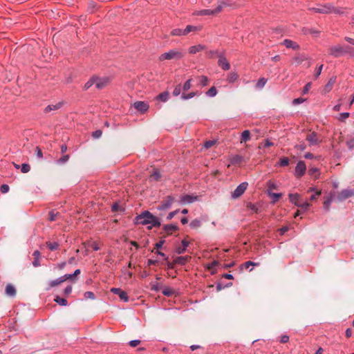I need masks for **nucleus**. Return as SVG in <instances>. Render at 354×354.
<instances>
[{
    "label": "nucleus",
    "instance_id": "nucleus-57",
    "mask_svg": "<svg viewBox=\"0 0 354 354\" xmlns=\"http://www.w3.org/2000/svg\"><path fill=\"white\" fill-rule=\"evenodd\" d=\"M297 207H301V209H303L304 210L306 211L310 207V203L308 202H304V203L300 202Z\"/></svg>",
    "mask_w": 354,
    "mask_h": 354
},
{
    "label": "nucleus",
    "instance_id": "nucleus-51",
    "mask_svg": "<svg viewBox=\"0 0 354 354\" xmlns=\"http://www.w3.org/2000/svg\"><path fill=\"white\" fill-rule=\"evenodd\" d=\"M268 194L272 197L274 201H277L282 196L281 193H272L270 191H268Z\"/></svg>",
    "mask_w": 354,
    "mask_h": 354
},
{
    "label": "nucleus",
    "instance_id": "nucleus-42",
    "mask_svg": "<svg viewBox=\"0 0 354 354\" xmlns=\"http://www.w3.org/2000/svg\"><path fill=\"white\" fill-rule=\"evenodd\" d=\"M217 94V90L214 86L211 87L207 92L206 95L208 97H213Z\"/></svg>",
    "mask_w": 354,
    "mask_h": 354
},
{
    "label": "nucleus",
    "instance_id": "nucleus-22",
    "mask_svg": "<svg viewBox=\"0 0 354 354\" xmlns=\"http://www.w3.org/2000/svg\"><path fill=\"white\" fill-rule=\"evenodd\" d=\"M63 282H64V278H62V276H61L60 277H59L55 280L50 281L48 283V287L46 288V290H49L50 288H52L56 286H58Z\"/></svg>",
    "mask_w": 354,
    "mask_h": 354
},
{
    "label": "nucleus",
    "instance_id": "nucleus-20",
    "mask_svg": "<svg viewBox=\"0 0 354 354\" xmlns=\"http://www.w3.org/2000/svg\"><path fill=\"white\" fill-rule=\"evenodd\" d=\"M17 291L14 286L8 283L6 287V294L8 297H14L16 295Z\"/></svg>",
    "mask_w": 354,
    "mask_h": 354
},
{
    "label": "nucleus",
    "instance_id": "nucleus-4",
    "mask_svg": "<svg viewBox=\"0 0 354 354\" xmlns=\"http://www.w3.org/2000/svg\"><path fill=\"white\" fill-rule=\"evenodd\" d=\"M224 5L225 2L223 0H219L217 6L214 9H203L198 11L197 15L201 16L214 15L221 11Z\"/></svg>",
    "mask_w": 354,
    "mask_h": 354
},
{
    "label": "nucleus",
    "instance_id": "nucleus-8",
    "mask_svg": "<svg viewBox=\"0 0 354 354\" xmlns=\"http://www.w3.org/2000/svg\"><path fill=\"white\" fill-rule=\"evenodd\" d=\"M306 167L305 162L302 160L299 161L295 167V175L297 178H300L306 173Z\"/></svg>",
    "mask_w": 354,
    "mask_h": 354
},
{
    "label": "nucleus",
    "instance_id": "nucleus-14",
    "mask_svg": "<svg viewBox=\"0 0 354 354\" xmlns=\"http://www.w3.org/2000/svg\"><path fill=\"white\" fill-rule=\"evenodd\" d=\"M181 243H182L181 246L180 245L178 246L175 249V252L178 254H183L187 250V248L189 245V242L185 239L182 240Z\"/></svg>",
    "mask_w": 354,
    "mask_h": 354
},
{
    "label": "nucleus",
    "instance_id": "nucleus-53",
    "mask_svg": "<svg viewBox=\"0 0 354 354\" xmlns=\"http://www.w3.org/2000/svg\"><path fill=\"white\" fill-rule=\"evenodd\" d=\"M259 263H254L253 261H246L243 264L241 265V268H244L245 269L248 268L250 266H258Z\"/></svg>",
    "mask_w": 354,
    "mask_h": 354
},
{
    "label": "nucleus",
    "instance_id": "nucleus-54",
    "mask_svg": "<svg viewBox=\"0 0 354 354\" xmlns=\"http://www.w3.org/2000/svg\"><path fill=\"white\" fill-rule=\"evenodd\" d=\"M10 187L8 185L3 184L0 187V191L2 194H6L9 192Z\"/></svg>",
    "mask_w": 354,
    "mask_h": 354
},
{
    "label": "nucleus",
    "instance_id": "nucleus-3",
    "mask_svg": "<svg viewBox=\"0 0 354 354\" xmlns=\"http://www.w3.org/2000/svg\"><path fill=\"white\" fill-rule=\"evenodd\" d=\"M184 57V53L177 48L170 49L169 51L162 53L158 57V60L160 62H163L165 60H180Z\"/></svg>",
    "mask_w": 354,
    "mask_h": 354
},
{
    "label": "nucleus",
    "instance_id": "nucleus-48",
    "mask_svg": "<svg viewBox=\"0 0 354 354\" xmlns=\"http://www.w3.org/2000/svg\"><path fill=\"white\" fill-rule=\"evenodd\" d=\"M308 174L310 176H313L315 175V178H318V176L319 174V169L317 168V167H312L309 169L308 171Z\"/></svg>",
    "mask_w": 354,
    "mask_h": 354
},
{
    "label": "nucleus",
    "instance_id": "nucleus-7",
    "mask_svg": "<svg viewBox=\"0 0 354 354\" xmlns=\"http://www.w3.org/2000/svg\"><path fill=\"white\" fill-rule=\"evenodd\" d=\"M353 196H354V190L346 189L340 192L336 198L338 201H343Z\"/></svg>",
    "mask_w": 354,
    "mask_h": 354
},
{
    "label": "nucleus",
    "instance_id": "nucleus-34",
    "mask_svg": "<svg viewBox=\"0 0 354 354\" xmlns=\"http://www.w3.org/2000/svg\"><path fill=\"white\" fill-rule=\"evenodd\" d=\"M199 84L202 86H206L209 84V79L207 76L201 75L198 77Z\"/></svg>",
    "mask_w": 354,
    "mask_h": 354
},
{
    "label": "nucleus",
    "instance_id": "nucleus-55",
    "mask_svg": "<svg viewBox=\"0 0 354 354\" xmlns=\"http://www.w3.org/2000/svg\"><path fill=\"white\" fill-rule=\"evenodd\" d=\"M350 115V113L348 112H344L339 114V120L341 121H344L346 120Z\"/></svg>",
    "mask_w": 354,
    "mask_h": 354
},
{
    "label": "nucleus",
    "instance_id": "nucleus-38",
    "mask_svg": "<svg viewBox=\"0 0 354 354\" xmlns=\"http://www.w3.org/2000/svg\"><path fill=\"white\" fill-rule=\"evenodd\" d=\"M161 177L160 173L158 170L156 169L153 171L151 175L150 176L151 180H158Z\"/></svg>",
    "mask_w": 354,
    "mask_h": 354
},
{
    "label": "nucleus",
    "instance_id": "nucleus-5",
    "mask_svg": "<svg viewBox=\"0 0 354 354\" xmlns=\"http://www.w3.org/2000/svg\"><path fill=\"white\" fill-rule=\"evenodd\" d=\"M310 10L315 12L322 14L336 12V10L330 4L319 5L317 7L310 8Z\"/></svg>",
    "mask_w": 354,
    "mask_h": 354
},
{
    "label": "nucleus",
    "instance_id": "nucleus-40",
    "mask_svg": "<svg viewBox=\"0 0 354 354\" xmlns=\"http://www.w3.org/2000/svg\"><path fill=\"white\" fill-rule=\"evenodd\" d=\"M111 210L113 212L120 211V212H124V208H123L122 206H120L118 203H115L111 205Z\"/></svg>",
    "mask_w": 354,
    "mask_h": 354
},
{
    "label": "nucleus",
    "instance_id": "nucleus-45",
    "mask_svg": "<svg viewBox=\"0 0 354 354\" xmlns=\"http://www.w3.org/2000/svg\"><path fill=\"white\" fill-rule=\"evenodd\" d=\"M198 30V28L194 26L188 25L186 26V28L184 29L185 35L191 32H194Z\"/></svg>",
    "mask_w": 354,
    "mask_h": 354
},
{
    "label": "nucleus",
    "instance_id": "nucleus-16",
    "mask_svg": "<svg viewBox=\"0 0 354 354\" xmlns=\"http://www.w3.org/2000/svg\"><path fill=\"white\" fill-rule=\"evenodd\" d=\"M63 102H59L55 104H49L44 109V113H47L52 111H57L62 107Z\"/></svg>",
    "mask_w": 354,
    "mask_h": 354
},
{
    "label": "nucleus",
    "instance_id": "nucleus-61",
    "mask_svg": "<svg viewBox=\"0 0 354 354\" xmlns=\"http://www.w3.org/2000/svg\"><path fill=\"white\" fill-rule=\"evenodd\" d=\"M311 88V82H308L307 83L305 86L303 88V91H302V93L303 94H306L308 93L309 90Z\"/></svg>",
    "mask_w": 354,
    "mask_h": 354
},
{
    "label": "nucleus",
    "instance_id": "nucleus-21",
    "mask_svg": "<svg viewBox=\"0 0 354 354\" xmlns=\"http://www.w3.org/2000/svg\"><path fill=\"white\" fill-rule=\"evenodd\" d=\"M335 82H336L335 76H333L332 77H330V80H328V83L324 86V93L330 92L332 90L333 86L334 84L335 83Z\"/></svg>",
    "mask_w": 354,
    "mask_h": 354
},
{
    "label": "nucleus",
    "instance_id": "nucleus-30",
    "mask_svg": "<svg viewBox=\"0 0 354 354\" xmlns=\"http://www.w3.org/2000/svg\"><path fill=\"white\" fill-rule=\"evenodd\" d=\"M308 59H309V57L306 55H300L294 58L295 62L298 64H300L303 62H304L306 60H308Z\"/></svg>",
    "mask_w": 354,
    "mask_h": 354
},
{
    "label": "nucleus",
    "instance_id": "nucleus-17",
    "mask_svg": "<svg viewBox=\"0 0 354 354\" xmlns=\"http://www.w3.org/2000/svg\"><path fill=\"white\" fill-rule=\"evenodd\" d=\"M162 230L166 234L169 235L172 234V232L177 231L178 230V227L176 224H167L163 225Z\"/></svg>",
    "mask_w": 354,
    "mask_h": 354
},
{
    "label": "nucleus",
    "instance_id": "nucleus-43",
    "mask_svg": "<svg viewBox=\"0 0 354 354\" xmlns=\"http://www.w3.org/2000/svg\"><path fill=\"white\" fill-rule=\"evenodd\" d=\"M94 84H95V79H94V76H93L91 78L89 79V80L87 82L85 83V84L84 86V89L87 90Z\"/></svg>",
    "mask_w": 354,
    "mask_h": 354
},
{
    "label": "nucleus",
    "instance_id": "nucleus-10",
    "mask_svg": "<svg viewBox=\"0 0 354 354\" xmlns=\"http://www.w3.org/2000/svg\"><path fill=\"white\" fill-rule=\"evenodd\" d=\"M218 64L224 71H227L230 68V64L229 62L227 60V59L225 57L224 53L218 54Z\"/></svg>",
    "mask_w": 354,
    "mask_h": 354
},
{
    "label": "nucleus",
    "instance_id": "nucleus-32",
    "mask_svg": "<svg viewBox=\"0 0 354 354\" xmlns=\"http://www.w3.org/2000/svg\"><path fill=\"white\" fill-rule=\"evenodd\" d=\"M54 301H55L57 304H59L60 306H66L68 305V301H67V300H66V299L62 298V297H59V296H57V297L55 298Z\"/></svg>",
    "mask_w": 354,
    "mask_h": 354
},
{
    "label": "nucleus",
    "instance_id": "nucleus-13",
    "mask_svg": "<svg viewBox=\"0 0 354 354\" xmlns=\"http://www.w3.org/2000/svg\"><path fill=\"white\" fill-rule=\"evenodd\" d=\"M133 107L141 113H144L147 111L149 109V105L147 103L142 101H137L134 102Z\"/></svg>",
    "mask_w": 354,
    "mask_h": 354
},
{
    "label": "nucleus",
    "instance_id": "nucleus-49",
    "mask_svg": "<svg viewBox=\"0 0 354 354\" xmlns=\"http://www.w3.org/2000/svg\"><path fill=\"white\" fill-rule=\"evenodd\" d=\"M30 170V166L28 163H23L21 166V171L22 173L26 174L29 172Z\"/></svg>",
    "mask_w": 354,
    "mask_h": 354
},
{
    "label": "nucleus",
    "instance_id": "nucleus-52",
    "mask_svg": "<svg viewBox=\"0 0 354 354\" xmlns=\"http://www.w3.org/2000/svg\"><path fill=\"white\" fill-rule=\"evenodd\" d=\"M68 159H69V156L64 155L62 158H60L59 159H58L57 160V163L59 164V165L64 164L65 162H66L68 160Z\"/></svg>",
    "mask_w": 354,
    "mask_h": 354
},
{
    "label": "nucleus",
    "instance_id": "nucleus-29",
    "mask_svg": "<svg viewBox=\"0 0 354 354\" xmlns=\"http://www.w3.org/2000/svg\"><path fill=\"white\" fill-rule=\"evenodd\" d=\"M246 207L248 209L251 210L253 212L258 213L260 207L257 204H254V203L249 202L247 203Z\"/></svg>",
    "mask_w": 354,
    "mask_h": 354
},
{
    "label": "nucleus",
    "instance_id": "nucleus-19",
    "mask_svg": "<svg viewBox=\"0 0 354 354\" xmlns=\"http://www.w3.org/2000/svg\"><path fill=\"white\" fill-rule=\"evenodd\" d=\"M190 259L191 257L188 255L177 257L174 259V263L180 266H185Z\"/></svg>",
    "mask_w": 354,
    "mask_h": 354
},
{
    "label": "nucleus",
    "instance_id": "nucleus-15",
    "mask_svg": "<svg viewBox=\"0 0 354 354\" xmlns=\"http://www.w3.org/2000/svg\"><path fill=\"white\" fill-rule=\"evenodd\" d=\"M94 79H95V85L99 89L104 88L108 83L107 78H101V77L94 76Z\"/></svg>",
    "mask_w": 354,
    "mask_h": 354
},
{
    "label": "nucleus",
    "instance_id": "nucleus-62",
    "mask_svg": "<svg viewBox=\"0 0 354 354\" xmlns=\"http://www.w3.org/2000/svg\"><path fill=\"white\" fill-rule=\"evenodd\" d=\"M304 101H305V99L301 98V97H298V98L293 100L292 104L298 105V104L303 103Z\"/></svg>",
    "mask_w": 354,
    "mask_h": 354
},
{
    "label": "nucleus",
    "instance_id": "nucleus-37",
    "mask_svg": "<svg viewBox=\"0 0 354 354\" xmlns=\"http://www.w3.org/2000/svg\"><path fill=\"white\" fill-rule=\"evenodd\" d=\"M171 35L173 36H181V35H185L184 29L181 28H176L171 30Z\"/></svg>",
    "mask_w": 354,
    "mask_h": 354
},
{
    "label": "nucleus",
    "instance_id": "nucleus-9",
    "mask_svg": "<svg viewBox=\"0 0 354 354\" xmlns=\"http://www.w3.org/2000/svg\"><path fill=\"white\" fill-rule=\"evenodd\" d=\"M174 202V198L171 196H167L165 200L162 201L161 203L158 205V209L159 210H165L171 207L172 203Z\"/></svg>",
    "mask_w": 354,
    "mask_h": 354
},
{
    "label": "nucleus",
    "instance_id": "nucleus-28",
    "mask_svg": "<svg viewBox=\"0 0 354 354\" xmlns=\"http://www.w3.org/2000/svg\"><path fill=\"white\" fill-rule=\"evenodd\" d=\"M250 140V132L249 130H245L241 133V142H245Z\"/></svg>",
    "mask_w": 354,
    "mask_h": 354
},
{
    "label": "nucleus",
    "instance_id": "nucleus-59",
    "mask_svg": "<svg viewBox=\"0 0 354 354\" xmlns=\"http://www.w3.org/2000/svg\"><path fill=\"white\" fill-rule=\"evenodd\" d=\"M84 297L86 299H94L95 298V295L91 291H87L84 293Z\"/></svg>",
    "mask_w": 354,
    "mask_h": 354
},
{
    "label": "nucleus",
    "instance_id": "nucleus-25",
    "mask_svg": "<svg viewBox=\"0 0 354 354\" xmlns=\"http://www.w3.org/2000/svg\"><path fill=\"white\" fill-rule=\"evenodd\" d=\"M243 160V156L239 154L232 156L230 158V163L232 165L240 164Z\"/></svg>",
    "mask_w": 354,
    "mask_h": 354
},
{
    "label": "nucleus",
    "instance_id": "nucleus-31",
    "mask_svg": "<svg viewBox=\"0 0 354 354\" xmlns=\"http://www.w3.org/2000/svg\"><path fill=\"white\" fill-rule=\"evenodd\" d=\"M197 95H198L197 92H190V93H189L187 94H186L185 93H183L181 96H180V97L183 100H189L191 98H193L194 97H195Z\"/></svg>",
    "mask_w": 354,
    "mask_h": 354
},
{
    "label": "nucleus",
    "instance_id": "nucleus-44",
    "mask_svg": "<svg viewBox=\"0 0 354 354\" xmlns=\"http://www.w3.org/2000/svg\"><path fill=\"white\" fill-rule=\"evenodd\" d=\"M192 79L189 78L184 83L183 86V91H187L189 89H190V88L192 87Z\"/></svg>",
    "mask_w": 354,
    "mask_h": 354
},
{
    "label": "nucleus",
    "instance_id": "nucleus-41",
    "mask_svg": "<svg viewBox=\"0 0 354 354\" xmlns=\"http://www.w3.org/2000/svg\"><path fill=\"white\" fill-rule=\"evenodd\" d=\"M221 53V52H218V50H209L206 52V55L209 58H214L216 57H218V54Z\"/></svg>",
    "mask_w": 354,
    "mask_h": 354
},
{
    "label": "nucleus",
    "instance_id": "nucleus-27",
    "mask_svg": "<svg viewBox=\"0 0 354 354\" xmlns=\"http://www.w3.org/2000/svg\"><path fill=\"white\" fill-rule=\"evenodd\" d=\"M238 73L235 71H232L228 74L227 81L230 83H234L238 80Z\"/></svg>",
    "mask_w": 354,
    "mask_h": 354
},
{
    "label": "nucleus",
    "instance_id": "nucleus-46",
    "mask_svg": "<svg viewBox=\"0 0 354 354\" xmlns=\"http://www.w3.org/2000/svg\"><path fill=\"white\" fill-rule=\"evenodd\" d=\"M192 228H198L201 225V221L198 219H194L189 224Z\"/></svg>",
    "mask_w": 354,
    "mask_h": 354
},
{
    "label": "nucleus",
    "instance_id": "nucleus-64",
    "mask_svg": "<svg viewBox=\"0 0 354 354\" xmlns=\"http://www.w3.org/2000/svg\"><path fill=\"white\" fill-rule=\"evenodd\" d=\"M322 68H323V64H321L316 70L315 71V78H317L321 73H322Z\"/></svg>",
    "mask_w": 354,
    "mask_h": 354
},
{
    "label": "nucleus",
    "instance_id": "nucleus-36",
    "mask_svg": "<svg viewBox=\"0 0 354 354\" xmlns=\"http://www.w3.org/2000/svg\"><path fill=\"white\" fill-rule=\"evenodd\" d=\"M169 93L167 91L162 92L158 95V99L162 102H167L169 99Z\"/></svg>",
    "mask_w": 354,
    "mask_h": 354
},
{
    "label": "nucleus",
    "instance_id": "nucleus-50",
    "mask_svg": "<svg viewBox=\"0 0 354 354\" xmlns=\"http://www.w3.org/2000/svg\"><path fill=\"white\" fill-rule=\"evenodd\" d=\"M180 92H181V84H179L178 85L176 86V87L174 88L173 92H172V94L174 96H178L180 94Z\"/></svg>",
    "mask_w": 354,
    "mask_h": 354
},
{
    "label": "nucleus",
    "instance_id": "nucleus-63",
    "mask_svg": "<svg viewBox=\"0 0 354 354\" xmlns=\"http://www.w3.org/2000/svg\"><path fill=\"white\" fill-rule=\"evenodd\" d=\"M140 343V341L139 339H133L129 342V344L131 347H136Z\"/></svg>",
    "mask_w": 354,
    "mask_h": 354
},
{
    "label": "nucleus",
    "instance_id": "nucleus-47",
    "mask_svg": "<svg viewBox=\"0 0 354 354\" xmlns=\"http://www.w3.org/2000/svg\"><path fill=\"white\" fill-rule=\"evenodd\" d=\"M333 198L332 196H330L329 198H328L324 202V208L326 209V210H328L329 209V207L331 204V203L333 202Z\"/></svg>",
    "mask_w": 354,
    "mask_h": 354
},
{
    "label": "nucleus",
    "instance_id": "nucleus-24",
    "mask_svg": "<svg viewBox=\"0 0 354 354\" xmlns=\"http://www.w3.org/2000/svg\"><path fill=\"white\" fill-rule=\"evenodd\" d=\"M197 197L191 195H184L181 197L180 202L182 203H192L196 200Z\"/></svg>",
    "mask_w": 354,
    "mask_h": 354
},
{
    "label": "nucleus",
    "instance_id": "nucleus-12",
    "mask_svg": "<svg viewBox=\"0 0 354 354\" xmlns=\"http://www.w3.org/2000/svg\"><path fill=\"white\" fill-rule=\"evenodd\" d=\"M111 292H113V294L118 295L122 301L125 302L129 301V297L127 292L121 290L120 288H112L111 289Z\"/></svg>",
    "mask_w": 354,
    "mask_h": 354
},
{
    "label": "nucleus",
    "instance_id": "nucleus-58",
    "mask_svg": "<svg viewBox=\"0 0 354 354\" xmlns=\"http://www.w3.org/2000/svg\"><path fill=\"white\" fill-rule=\"evenodd\" d=\"M162 294L165 296L169 297L173 294V290L169 288H165L162 290Z\"/></svg>",
    "mask_w": 354,
    "mask_h": 354
},
{
    "label": "nucleus",
    "instance_id": "nucleus-18",
    "mask_svg": "<svg viewBox=\"0 0 354 354\" xmlns=\"http://www.w3.org/2000/svg\"><path fill=\"white\" fill-rule=\"evenodd\" d=\"M282 44L287 48H292L293 50H298L299 48V46L296 42L288 39H284Z\"/></svg>",
    "mask_w": 354,
    "mask_h": 354
},
{
    "label": "nucleus",
    "instance_id": "nucleus-2",
    "mask_svg": "<svg viewBox=\"0 0 354 354\" xmlns=\"http://www.w3.org/2000/svg\"><path fill=\"white\" fill-rule=\"evenodd\" d=\"M328 51L330 55L336 58L346 55H348L351 57H354V48L348 45H333L328 48Z\"/></svg>",
    "mask_w": 354,
    "mask_h": 354
},
{
    "label": "nucleus",
    "instance_id": "nucleus-35",
    "mask_svg": "<svg viewBox=\"0 0 354 354\" xmlns=\"http://www.w3.org/2000/svg\"><path fill=\"white\" fill-rule=\"evenodd\" d=\"M289 162H290V160H289L288 158L283 157L279 159V162H277V165H279L280 167H286L289 165Z\"/></svg>",
    "mask_w": 354,
    "mask_h": 354
},
{
    "label": "nucleus",
    "instance_id": "nucleus-1",
    "mask_svg": "<svg viewBox=\"0 0 354 354\" xmlns=\"http://www.w3.org/2000/svg\"><path fill=\"white\" fill-rule=\"evenodd\" d=\"M134 223L136 225H149L147 227L149 230H151L153 227H160L161 225L160 219L147 210L137 215L135 218Z\"/></svg>",
    "mask_w": 354,
    "mask_h": 354
},
{
    "label": "nucleus",
    "instance_id": "nucleus-60",
    "mask_svg": "<svg viewBox=\"0 0 354 354\" xmlns=\"http://www.w3.org/2000/svg\"><path fill=\"white\" fill-rule=\"evenodd\" d=\"M216 143V140H207L204 143V147L209 149Z\"/></svg>",
    "mask_w": 354,
    "mask_h": 354
},
{
    "label": "nucleus",
    "instance_id": "nucleus-39",
    "mask_svg": "<svg viewBox=\"0 0 354 354\" xmlns=\"http://www.w3.org/2000/svg\"><path fill=\"white\" fill-rule=\"evenodd\" d=\"M46 246L51 251L56 250L59 248V244L57 242H46Z\"/></svg>",
    "mask_w": 354,
    "mask_h": 354
},
{
    "label": "nucleus",
    "instance_id": "nucleus-11",
    "mask_svg": "<svg viewBox=\"0 0 354 354\" xmlns=\"http://www.w3.org/2000/svg\"><path fill=\"white\" fill-rule=\"evenodd\" d=\"M306 140L309 142L310 145H317L322 142L315 132H311L306 136Z\"/></svg>",
    "mask_w": 354,
    "mask_h": 354
},
{
    "label": "nucleus",
    "instance_id": "nucleus-23",
    "mask_svg": "<svg viewBox=\"0 0 354 354\" xmlns=\"http://www.w3.org/2000/svg\"><path fill=\"white\" fill-rule=\"evenodd\" d=\"M290 201L295 205L296 206H298V205L300 203V195L298 194H289L288 195Z\"/></svg>",
    "mask_w": 354,
    "mask_h": 354
},
{
    "label": "nucleus",
    "instance_id": "nucleus-56",
    "mask_svg": "<svg viewBox=\"0 0 354 354\" xmlns=\"http://www.w3.org/2000/svg\"><path fill=\"white\" fill-rule=\"evenodd\" d=\"M346 145L349 149H354V138H350L346 141Z\"/></svg>",
    "mask_w": 354,
    "mask_h": 354
},
{
    "label": "nucleus",
    "instance_id": "nucleus-33",
    "mask_svg": "<svg viewBox=\"0 0 354 354\" xmlns=\"http://www.w3.org/2000/svg\"><path fill=\"white\" fill-rule=\"evenodd\" d=\"M267 82V79L261 77L256 84V88L257 89H261L264 87Z\"/></svg>",
    "mask_w": 354,
    "mask_h": 354
},
{
    "label": "nucleus",
    "instance_id": "nucleus-26",
    "mask_svg": "<svg viewBox=\"0 0 354 354\" xmlns=\"http://www.w3.org/2000/svg\"><path fill=\"white\" fill-rule=\"evenodd\" d=\"M205 49V46L198 44L196 46H192L189 48V53L191 54H196Z\"/></svg>",
    "mask_w": 354,
    "mask_h": 354
},
{
    "label": "nucleus",
    "instance_id": "nucleus-6",
    "mask_svg": "<svg viewBox=\"0 0 354 354\" xmlns=\"http://www.w3.org/2000/svg\"><path fill=\"white\" fill-rule=\"evenodd\" d=\"M248 185V184L246 182H243V183H241L240 185H239L236 187V188L235 189V190L232 192V198H237L240 197L246 190Z\"/></svg>",
    "mask_w": 354,
    "mask_h": 354
}]
</instances>
